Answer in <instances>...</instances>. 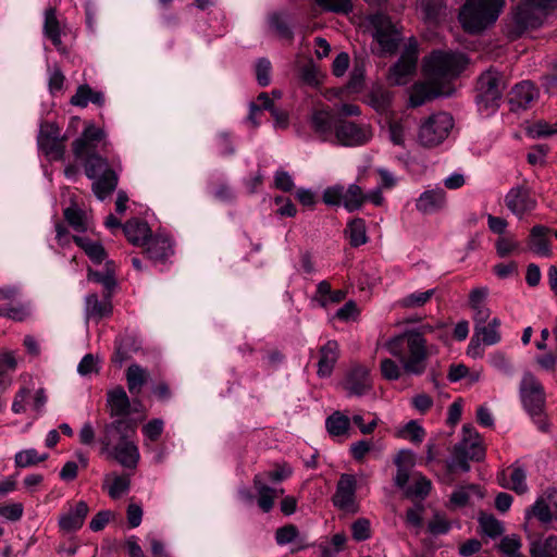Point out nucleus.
I'll list each match as a JSON object with an SVG mask.
<instances>
[{
  "mask_svg": "<svg viewBox=\"0 0 557 557\" xmlns=\"http://www.w3.org/2000/svg\"><path fill=\"white\" fill-rule=\"evenodd\" d=\"M110 146L107 132L90 122L72 143L73 154L83 162L86 176L94 181L91 189L100 201L115 190L119 182L115 168L120 166V159L111 157L109 160Z\"/></svg>",
  "mask_w": 557,
  "mask_h": 557,
  "instance_id": "f257e3e1",
  "label": "nucleus"
},
{
  "mask_svg": "<svg viewBox=\"0 0 557 557\" xmlns=\"http://www.w3.org/2000/svg\"><path fill=\"white\" fill-rule=\"evenodd\" d=\"M385 347L395 358H398L400 366L391 358H384L380 362L382 376L387 381L398 380L403 373L408 375H422L428 368L430 357L434 354V347L428 345L423 334L409 329L399 335L391 337Z\"/></svg>",
  "mask_w": 557,
  "mask_h": 557,
  "instance_id": "f03ea898",
  "label": "nucleus"
},
{
  "mask_svg": "<svg viewBox=\"0 0 557 557\" xmlns=\"http://www.w3.org/2000/svg\"><path fill=\"white\" fill-rule=\"evenodd\" d=\"M556 8L557 0H521L512 9L507 36L517 39L525 32L540 27Z\"/></svg>",
  "mask_w": 557,
  "mask_h": 557,
  "instance_id": "7ed1b4c3",
  "label": "nucleus"
},
{
  "mask_svg": "<svg viewBox=\"0 0 557 557\" xmlns=\"http://www.w3.org/2000/svg\"><path fill=\"white\" fill-rule=\"evenodd\" d=\"M504 5L505 0H467L459 14L460 23L467 32L480 33L496 22Z\"/></svg>",
  "mask_w": 557,
  "mask_h": 557,
  "instance_id": "20e7f679",
  "label": "nucleus"
},
{
  "mask_svg": "<svg viewBox=\"0 0 557 557\" xmlns=\"http://www.w3.org/2000/svg\"><path fill=\"white\" fill-rule=\"evenodd\" d=\"M468 63L467 57L461 52L435 50L424 58L423 72L431 84L458 76Z\"/></svg>",
  "mask_w": 557,
  "mask_h": 557,
  "instance_id": "39448f33",
  "label": "nucleus"
},
{
  "mask_svg": "<svg viewBox=\"0 0 557 557\" xmlns=\"http://www.w3.org/2000/svg\"><path fill=\"white\" fill-rule=\"evenodd\" d=\"M506 88L504 76L496 70H487L478 79L475 102L481 113H494L502 101Z\"/></svg>",
  "mask_w": 557,
  "mask_h": 557,
  "instance_id": "423d86ee",
  "label": "nucleus"
},
{
  "mask_svg": "<svg viewBox=\"0 0 557 557\" xmlns=\"http://www.w3.org/2000/svg\"><path fill=\"white\" fill-rule=\"evenodd\" d=\"M519 394L523 408L533 419H539L540 429L544 430L542 417L546 395L541 382L532 373H524L520 382Z\"/></svg>",
  "mask_w": 557,
  "mask_h": 557,
  "instance_id": "0eeeda50",
  "label": "nucleus"
},
{
  "mask_svg": "<svg viewBox=\"0 0 557 557\" xmlns=\"http://www.w3.org/2000/svg\"><path fill=\"white\" fill-rule=\"evenodd\" d=\"M454 127V119L449 113L438 112L430 115L421 125L418 139L424 147L442 144Z\"/></svg>",
  "mask_w": 557,
  "mask_h": 557,
  "instance_id": "6e6552de",
  "label": "nucleus"
},
{
  "mask_svg": "<svg viewBox=\"0 0 557 557\" xmlns=\"http://www.w3.org/2000/svg\"><path fill=\"white\" fill-rule=\"evenodd\" d=\"M66 137L61 134V128L53 122H41L37 135L38 149L51 161L63 160L65 153Z\"/></svg>",
  "mask_w": 557,
  "mask_h": 557,
  "instance_id": "1a4fd4ad",
  "label": "nucleus"
},
{
  "mask_svg": "<svg viewBox=\"0 0 557 557\" xmlns=\"http://www.w3.org/2000/svg\"><path fill=\"white\" fill-rule=\"evenodd\" d=\"M322 198L326 205H343L347 211L354 212L362 207L367 197L360 186L350 184L347 188L341 185L329 187Z\"/></svg>",
  "mask_w": 557,
  "mask_h": 557,
  "instance_id": "9d476101",
  "label": "nucleus"
},
{
  "mask_svg": "<svg viewBox=\"0 0 557 557\" xmlns=\"http://www.w3.org/2000/svg\"><path fill=\"white\" fill-rule=\"evenodd\" d=\"M370 23L374 28L373 37L382 51L384 53H395L401 40V35L389 16L384 13H375L370 17Z\"/></svg>",
  "mask_w": 557,
  "mask_h": 557,
  "instance_id": "9b49d317",
  "label": "nucleus"
},
{
  "mask_svg": "<svg viewBox=\"0 0 557 557\" xmlns=\"http://www.w3.org/2000/svg\"><path fill=\"white\" fill-rule=\"evenodd\" d=\"M136 435V426L127 419H115L103 426L99 443L102 453H108Z\"/></svg>",
  "mask_w": 557,
  "mask_h": 557,
  "instance_id": "f8f14e48",
  "label": "nucleus"
},
{
  "mask_svg": "<svg viewBox=\"0 0 557 557\" xmlns=\"http://www.w3.org/2000/svg\"><path fill=\"white\" fill-rule=\"evenodd\" d=\"M525 519H536L542 524L557 522V487H548L525 509Z\"/></svg>",
  "mask_w": 557,
  "mask_h": 557,
  "instance_id": "ddd939ff",
  "label": "nucleus"
},
{
  "mask_svg": "<svg viewBox=\"0 0 557 557\" xmlns=\"http://www.w3.org/2000/svg\"><path fill=\"white\" fill-rule=\"evenodd\" d=\"M418 62V44L411 39L406 46L400 58L394 64L388 74V81L393 85H406L417 69Z\"/></svg>",
  "mask_w": 557,
  "mask_h": 557,
  "instance_id": "4468645a",
  "label": "nucleus"
},
{
  "mask_svg": "<svg viewBox=\"0 0 557 557\" xmlns=\"http://www.w3.org/2000/svg\"><path fill=\"white\" fill-rule=\"evenodd\" d=\"M335 138L337 143L346 147L363 146L372 138L371 127L364 124H356L351 121L341 120L335 125Z\"/></svg>",
  "mask_w": 557,
  "mask_h": 557,
  "instance_id": "2eb2a0df",
  "label": "nucleus"
},
{
  "mask_svg": "<svg viewBox=\"0 0 557 557\" xmlns=\"http://www.w3.org/2000/svg\"><path fill=\"white\" fill-rule=\"evenodd\" d=\"M356 490L357 481L355 475L342 474L332 497L333 505L346 513L358 512L359 506L356 500Z\"/></svg>",
  "mask_w": 557,
  "mask_h": 557,
  "instance_id": "dca6fc26",
  "label": "nucleus"
},
{
  "mask_svg": "<svg viewBox=\"0 0 557 557\" xmlns=\"http://www.w3.org/2000/svg\"><path fill=\"white\" fill-rule=\"evenodd\" d=\"M504 201L507 209L519 219L533 211L537 205L536 199L527 185L511 187L506 194Z\"/></svg>",
  "mask_w": 557,
  "mask_h": 557,
  "instance_id": "f3484780",
  "label": "nucleus"
},
{
  "mask_svg": "<svg viewBox=\"0 0 557 557\" xmlns=\"http://www.w3.org/2000/svg\"><path fill=\"white\" fill-rule=\"evenodd\" d=\"M373 388L369 368L362 364L352 366L344 380V389L348 396L361 397Z\"/></svg>",
  "mask_w": 557,
  "mask_h": 557,
  "instance_id": "a211bd4d",
  "label": "nucleus"
},
{
  "mask_svg": "<svg viewBox=\"0 0 557 557\" xmlns=\"http://www.w3.org/2000/svg\"><path fill=\"white\" fill-rule=\"evenodd\" d=\"M497 481L502 487L511 490L519 495L525 494L529 491L527 470L519 462H515L506 470H503L498 474Z\"/></svg>",
  "mask_w": 557,
  "mask_h": 557,
  "instance_id": "6ab92c4d",
  "label": "nucleus"
},
{
  "mask_svg": "<svg viewBox=\"0 0 557 557\" xmlns=\"http://www.w3.org/2000/svg\"><path fill=\"white\" fill-rule=\"evenodd\" d=\"M456 451L471 460L480 461L484 458L485 451L480 442L479 433L470 425L462 426V440L455 446Z\"/></svg>",
  "mask_w": 557,
  "mask_h": 557,
  "instance_id": "aec40b11",
  "label": "nucleus"
},
{
  "mask_svg": "<svg viewBox=\"0 0 557 557\" xmlns=\"http://www.w3.org/2000/svg\"><path fill=\"white\" fill-rule=\"evenodd\" d=\"M339 121L330 110H314L310 115L309 123L317 136L325 141L335 135V125Z\"/></svg>",
  "mask_w": 557,
  "mask_h": 557,
  "instance_id": "412c9836",
  "label": "nucleus"
},
{
  "mask_svg": "<svg viewBox=\"0 0 557 557\" xmlns=\"http://www.w3.org/2000/svg\"><path fill=\"white\" fill-rule=\"evenodd\" d=\"M537 97L539 89L536 86L529 81H523L517 84L510 92V110H525Z\"/></svg>",
  "mask_w": 557,
  "mask_h": 557,
  "instance_id": "4be33fe9",
  "label": "nucleus"
},
{
  "mask_svg": "<svg viewBox=\"0 0 557 557\" xmlns=\"http://www.w3.org/2000/svg\"><path fill=\"white\" fill-rule=\"evenodd\" d=\"M446 206V191L444 188L424 190L416 201V208L423 214H433L443 210Z\"/></svg>",
  "mask_w": 557,
  "mask_h": 557,
  "instance_id": "5701e85b",
  "label": "nucleus"
},
{
  "mask_svg": "<svg viewBox=\"0 0 557 557\" xmlns=\"http://www.w3.org/2000/svg\"><path fill=\"white\" fill-rule=\"evenodd\" d=\"M347 292L345 289L333 290L331 284L323 280L317 285L313 301L318 304L321 310H331L333 306L341 304L346 299Z\"/></svg>",
  "mask_w": 557,
  "mask_h": 557,
  "instance_id": "b1692460",
  "label": "nucleus"
},
{
  "mask_svg": "<svg viewBox=\"0 0 557 557\" xmlns=\"http://www.w3.org/2000/svg\"><path fill=\"white\" fill-rule=\"evenodd\" d=\"M145 245L146 255L153 262H164L174 253L172 239L166 235L150 236Z\"/></svg>",
  "mask_w": 557,
  "mask_h": 557,
  "instance_id": "393cba45",
  "label": "nucleus"
},
{
  "mask_svg": "<svg viewBox=\"0 0 557 557\" xmlns=\"http://www.w3.org/2000/svg\"><path fill=\"white\" fill-rule=\"evenodd\" d=\"M339 357V346L336 341L326 342L319 349L318 375L320 377L331 376Z\"/></svg>",
  "mask_w": 557,
  "mask_h": 557,
  "instance_id": "a878e982",
  "label": "nucleus"
},
{
  "mask_svg": "<svg viewBox=\"0 0 557 557\" xmlns=\"http://www.w3.org/2000/svg\"><path fill=\"white\" fill-rule=\"evenodd\" d=\"M325 430L332 438L346 440L350 436L351 420L347 412L335 410L325 419Z\"/></svg>",
  "mask_w": 557,
  "mask_h": 557,
  "instance_id": "bb28decb",
  "label": "nucleus"
},
{
  "mask_svg": "<svg viewBox=\"0 0 557 557\" xmlns=\"http://www.w3.org/2000/svg\"><path fill=\"white\" fill-rule=\"evenodd\" d=\"M106 454L126 469H135L140 458L138 446L133 438Z\"/></svg>",
  "mask_w": 557,
  "mask_h": 557,
  "instance_id": "cd10ccee",
  "label": "nucleus"
},
{
  "mask_svg": "<svg viewBox=\"0 0 557 557\" xmlns=\"http://www.w3.org/2000/svg\"><path fill=\"white\" fill-rule=\"evenodd\" d=\"M88 513V506L85 502H78L74 507L60 516L59 527L64 532H75L82 528Z\"/></svg>",
  "mask_w": 557,
  "mask_h": 557,
  "instance_id": "c85d7f7f",
  "label": "nucleus"
},
{
  "mask_svg": "<svg viewBox=\"0 0 557 557\" xmlns=\"http://www.w3.org/2000/svg\"><path fill=\"white\" fill-rule=\"evenodd\" d=\"M107 405L112 418L126 419L125 417L131 412V401L122 386H116L107 393Z\"/></svg>",
  "mask_w": 557,
  "mask_h": 557,
  "instance_id": "c756f323",
  "label": "nucleus"
},
{
  "mask_svg": "<svg viewBox=\"0 0 557 557\" xmlns=\"http://www.w3.org/2000/svg\"><path fill=\"white\" fill-rule=\"evenodd\" d=\"M394 462L397 468L394 483L400 488H406L410 479V471L414 466V455L410 450H400L396 455Z\"/></svg>",
  "mask_w": 557,
  "mask_h": 557,
  "instance_id": "7c9ffc66",
  "label": "nucleus"
},
{
  "mask_svg": "<svg viewBox=\"0 0 557 557\" xmlns=\"http://www.w3.org/2000/svg\"><path fill=\"white\" fill-rule=\"evenodd\" d=\"M123 232L135 246H144L151 236V230L147 222L132 219L123 225Z\"/></svg>",
  "mask_w": 557,
  "mask_h": 557,
  "instance_id": "2f4dec72",
  "label": "nucleus"
},
{
  "mask_svg": "<svg viewBox=\"0 0 557 557\" xmlns=\"http://www.w3.org/2000/svg\"><path fill=\"white\" fill-rule=\"evenodd\" d=\"M548 234L549 228L544 225H535L530 232V249L540 257L552 255Z\"/></svg>",
  "mask_w": 557,
  "mask_h": 557,
  "instance_id": "473e14b6",
  "label": "nucleus"
},
{
  "mask_svg": "<svg viewBox=\"0 0 557 557\" xmlns=\"http://www.w3.org/2000/svg\"><path fill=\"white\" fill-rule=\"evenodd\" d=\"M71 104L79 108H85L89 102L102 107L104 104V95L100 90L92 89L89 85H79L76 92L70 100Z\"/></svg>",
  "mask_w": 557,
  "mask_h": 557,
  "instance_id": "72a5a7b5",
  "label": "nucleus"
},
{
  "mask_svg": "<svg viewBox=\"0 0 557 557\" xmlns=\"http://www.w3.org/2000/svg\"><path fill=\"white\" fill-rule=\"evenodd\" d=\"M253 485L258 494V506L263 512H269L274 506L278 492L263 482V474L261 473L255 475Z\"/></svg>",
  "mask_w": 557,
  "mask_h": 557,
  "instance_id": "f704fd0d",
  "label": "nucleus"
},
{
  "mask_svg": "<svg viewBox=\"0 0 557 557\" xmlns=\"http://www.w3.org/2000/svg\"><path fill=\"white\" fill-rule=\"evenodd\" d=\"M72 240L84 250L92 263L100 264L107 261V252L101 243L84 236H73Z\"/></svg>",
  "mask_w": 557,
  "mask_h": 557,
  "instance_id": "c9c22d12",
  "label": "nucleus"
},
{
  "mask_svg": "<svg viewBox=\"0 0 557 557\" xmlns=\"http://www.w3.org/2000/svg\"><path fill=\"white\" fill-rule=\"evenodd\" d=\"M116 265L112 260H107L103 270H88V278L101 284L110 293L116 286Z\"/></svg>",
  "mask_w": 557,
  "mask_h": 557,
  "instance_id": "e433bc0d",
  "label": "nucleus"
},
{
  "mask_svg": "<svg viewBox=\"0 0 557 557\" xmlns=\"http://www.w3.org/2000/svg\"><path fill=\"white\" fill-rule=\"evenodd\" d=\"M127 388L131 394L137 395L149 380V372L137 363L131 364L125 373Z\"/></svg>",
  "mask_w": 557,
  "mask_h": 557,
  "instance_id": "4c0bfd02",
  "label": "nucleus"
},
{
  "mask_svg": "<svg viewBox=\"0 0 557 557\" xmlns=\"http://www.w3.org/2000/svg\"><path fill=\"white\" fill-rule=\"evenodd\" d=\"M345 235L351 247H360L368 243L366 221L361 218H355L347 223Z\"/></svg>",
  "mask_w": 557,
  "mask_h": 557,
  "instance_id": "58836bf2",
  "label": "nucleus"
},
{
  "mask_svg": "<svg viewBox=\"0 0 557 557\" xmlns=\"http://www.w3.org/2000/svg\"><path fill=\"white\" fill-rule=\"evenodd\" d=\"M44 34L60 50L62 46L61 29L54 8H49L45 11Z\"/></svg>",
  "mask_w": 557,
  "mask_h": 557,
  "instance_id": "ea45409f",
  "label": "nucleus"
},
{
  "mask_svg": "<svg viewBox=\"0 0 557 557\" xmlns=\"http://www.w3.org/2000/svg\"><path fill=\"white\" fill-rule=\"evenodd\" d=\"M441 90L426 83L416 84L409 97V106L417 108L441 95Z\"/></svg>",
  "mask_w": 557,
  "mask_h": 557,
  "instance_id": "a19ab883",
  "label": "nucleus"
},
{
  "mask_svg": "<svg viewBox=\"0 0 557 557\" xmlns=\"http://www.w3.org/2000/svg\"><path fill=\"white\" fill-rule=\"evenodd\" d=\"M531 557H557V536L549 535L546 539H539L530 545Z\"/></svg>",
  "mask_w": 557,
  "mask_h": 557,
  "instance_id": "79ce46f5",
  "label": "nucleus"
},
{
  "mask_svg": "<svg viewBox=\"0 0 557 557\" xmlns=\"http://www.w3.org/2000/svg\"><path fill=\"white\" fill-rule=\"evenodd\" d=\"M367 103L376 112H385L392 102V94L381 86L373 87L367 96Z\"/></svg>",
  "mask_w": 557,
  "mask_h": 557,
  "instance_id": "37998d69",
  "label": "nucleus"
},
{
  "mask_svg": "<svg viewBox=\"0 0 557 557\" xmlns=\"http://www.w3.org/2000/svg\"><path fill=\"white\" fill-rule=\"evenodd\" d=\"M106 483L108 484V493L113 499H117L122 495L126 494L131 485V481L127 475H113L112 478L107 475Z\"/></svg>",
  "mask_w": 557,
  "mask_h": 557,
  "instance_id": "c03bdc74",
  "label": "nucleus"
},
{
  "mask_svg": "<svg viewBox=\"0 0 557 557\" xmlns=\"http://www.w3.org/2000/svg\"><path fill=\"white\" fill-rule=\"evenodd\" d=\"M269 25L273 28L280 37L292 40L294 33L288 25L287 13L274 12L269 16Z\"/></svg>",
  "mask_w": 557,
  "mask_h": 557,
  "instance_id": "a18cd8bd",
  "label": "nucleus"
},
{
  "mask_svg": "<svg viewBox=\"0 0 557 557\" xmlns=\"http://www.w3.org/2000/svg\"><path fill=\"white\" fill-rule=\"evenodd\" d=\"M481 532L491 539H495L503 534V523L493 515L481 513L479 517Z\"/></svg>",
  "mask_w": 557,
  "mask_h": 557,
  "instance_id": "49530a36",
  "label": "nucleus"
},
{
  "mask_svg": "<svg viewBox=\"0 0 557 557\" xmlns=\"http://www.w3.org/2000/svg\"><path fill=\"white\" fill-rule=\"evenodd\" d=\"M435 289L424 292H414L399 300L400 307L404 309H418L423 307L434 296Z\"/></svg>",
  "mask_w": 557,
  "mask_h": 557,
  "instance_id": "de8ad7c7",
  "label": "nucleus"
},
{
  "mask_svg": "<svg viewBox=\"0 0 557 557\" xmlns=\"http://www.w3.org/2000/svg\"><path fill=\"white\" fill-rule=\"evenodd\" d=\"M16 352L9 349L0 350V384L5 381V377L14 372L17 368Z\"/></svg>",
  "mask_w": 557,
  "mask_h": 557,
  "instance_id": "09e8293b",
  "label": "nucleus"
},
{
  "mask_svg": "<svg viewBox=\"0 0 557 557\" xmlns=\"http://www.w3.org/2000/svg\"><path fill=\"white\" fill-rule=\"evenodd\" d=\"M413 483L406 487V494L412 497L424 498L431 491V481L421 473L413 474Z\"/></svg>",
  "mask_w": 557,
  "mask_h": 557,
  "instance_id": "8fccbe9b",
  "label": "nucleus"
},
{
  "mask_svg": "<svg viewBox=\"0 0 557 557\" xmlns=\"http://www.w3.org/2000/svg\"><path fill=\"white\" fill-rule=\"evenodd\" d=\"M475 334L485 345H494L500 341V334L498 330H496L493 325L486 324L485 321H478Z\"/></svg>",
  "mask_w": 557,
  "mask_h": 557,
  "instance_id": "3c124183",
  "label": "nucleus"
},
{
  "mask_svg": "<svg viewBox=\"0 0 557 557\" xmlns=\"http://www.w3.org/2000/svg\"><path fill=\"white\" fill-rule=\"evenodd\" d=\"M410 128V122L406 120H395L389 123V138L394 145L403 146L407 131Z\"/></svg>",
  "mask_w": 557,
  "mask_h": 557,
  "instance_id": "603ef678",
  "label": "nucleus"
},
{
  "mask_svg": "<svg viewBox=\"0 0 557 557\" xmlns=\"http://www.w3.org/2000/svg\"><path fill=\"white\" fill-rule=\"evenodd\" d=\"M47 455L39 456L34 448L21 450L15 455V466L18 468H26L44 461Z\"/></svg>",
  "mask_w": 557,
  "mask_h": 557,
  "instance_id": "864d4df0",
  "label": "nucleus"
},
{
  "mask_svg": "<svg viewBox=\"0 0 557 557\" xmlns=\"http://www.w3.org/2000/svg\"><path fill=\"white\" fill-rule=\"evenodd\" d=\"M420 8L424 20L429 23H436L443 11L441 0H421Z\"/></svg>",
  "mask_w": 557,
  "mask_h": 557,
  "instance_id": "5fc2aeb1",
  "label": "nucleus"
},
{
  "mask_svg": "<svg viewBox=\"0 0 557 557\" xmlns=\"http://www.w3.org/2000/svg\"><path fill=\"white\" fill-rule=\"evenodd\" d=\"M521 540L517 535H508L502 539L498 547L506 557H522L520 553Z\"/></svg>",
  "mask_w": 557,
  "mask_h": 557,
  "instance_id": "6e6d98bb",
  "label": "nucleus"
},
{
  "mask_svg": "<svg viewBox=\"0 0 557 557\" xmlns=\"http://www.w3.org/2000/svg\"><path fill=\"white\" fill-rule=\"evenodd\" d=\"M215 147L218 153L222 157H231L236 152L232 136L228 132L223 131L216 134Z\"/></svg>",
  "mask_w": 557,
  "mask_h": 557,
  "instance_id": "4d7b16f0",
  "label": "nucleus"
},
{
  "mask_svg": "<svg viewBox=\"0 0 557 557\" xmlns=\"http://www.w3.org/2000/svg\"><path fill=\"white\" fill-rule=\"evenodd\" d=\"M317 4L325 11L335 13H349L352 10L350 0H315Z\"/></svg>",
  "mask_w": 557,
  "mask_h": 557,
  "instance_id": "13d9d810",
  "label": "nucleus"
},
{
  "mask_svg": "<svg viewBox=\"0 0 557 557\" xmlns=\"http://www.w3.org/2000/svg\"><path fill=\"white\" fill-rule=\"evenodd\" d=\"M271 62L267 58L258 59L256 63V78L261 87H265L271 83Z\"/></svg>",
  "mask_w": 557,
  "mask_h": 557,
  "instance_id": "bf43d9fd",
  "label": "nucleus"
},
{
  "mask_svg": "<svg viewBox=\"0 0 557 557\" xmlns=\"http://www.w3.org/2000/svg\"><path fill=\"white\" fill-rule=\"evenodd\" d=\"M450 522L440 512H435L428 523V530L433 535L446 534L450 530Z\"/></svg>",
  "mask_w": 557,
  "mask_h": 557,
  "instance_id": "052dcab7",
  "label": "nucleus"
},
{
  "mask_svg": "<svg viewBox=\"0 0 557 557\" xmlns=\"http://www.w3.org/2000/svg\"><path fill=\"white\" fill-rule=\"evenodd\" d=\"M64 218L75 231H86L87 227L84 221V213L79 209L75 207L66 208L64 210Z\"/></svg>",
  "mask_w": 557,
  "mask_h": 557,
  "instance_id": "680f3d73",
  "label": "nucleus"
},
{
  "mask_svg": "<svg viewBox=\"0 0 557 557\" xmlns=\"http://www.w3.org/2000/svg\"><path fill=\"white\" fill-rule=\"evenodd\" d=\"M354 540L361 542L371 536L370 522L366 518H360L351 524Z\"/></svg>",
  "mask_w": 557,
  "mask_h": 557,
  "instance_id": "e2e57ef3",
  "label": "nucleus"
},
{
  "mask_svg": "<svg viewBox=\"0 0 557 557\" xmlns=\"http://www.w3.org/2000/svg\"><path fill=\"white\" fill-rule=\"evenodd\" d=\"M298 536V529L288 524L282 528H278L275 533V540L278 545H286L295 541Z\"/></svg>",
  "mask_w": 557,
  "mask_h": 557,
  "instance_id": "0e129e2a",
  "label": "nucleus"
},
{
  "mask_svg": "<svg viewBox=\"0 0 557 557\" xmlns=\"http://www.w3.org/2000/svg\"><path fill=\"white\" fill-rule=\"evenodd\" d=\"M403 432L404 436L417 444L421 443L425 436L424 429L414 420L409 421Z\"/></svg>",
  "mask_w": 557,
  "mask_h": 557,
  "instance_id": "69168bd1",
  "label": "nucleus"
},
{
  "mask_svg": "<svg viewBox=\"0 0 557 557\" xmlns=\"http://www.w3.org/2000/svg\"><path fill=\"white\" fill-rule=\"evenodd\" d=\"M274 186L282 191L288 193L293 190L295 184L292 175L288 172L284 170H277L274 174Z\"/></svg>",
  "mask_w": 557,
  "mask_h": 557,
  "instance_id": "338daca9",
  "label": "nucleus"
},
{
  "mask_svg": "<svg viewBox=\"0 0 557 557\" xmlns=\"http://www.w3.org/2000/svg\"><path fill=\"white\" fill-rule=\"evenodd\" d=\"M164 423L161 419H153L143 426V433L151 442H156L163 432Z\"/></svg>",
  "mask_w": 557,
  "mask_h": 557,
  "instance_id": "774afa93",
  "label": "nucleus"
}]
</instances>
